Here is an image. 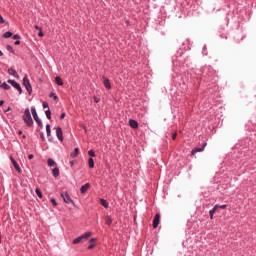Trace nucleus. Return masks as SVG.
<instances>
[{
    "instance_id": "1",
    "label": "nucleus",
    "mask_w": 256,
    "mask_h": 256,
    "mask_svg": "<svg viewBox=\"0 0 256 256\" xmlns=\"http://www.w3.org/2000/svg\"><path fill=\"white\" fill-rule=\"evenodd\" d=\"M202 76L205 81H215V71L210 67L203 68Z\"/></svg>"
},
{
    "instance_id": "2",
    "label": "nucleus",
    "mask_w": 256,
    "mask_h": 256,
    "mask_svg": "<svg viewBox=\"0 0 256 256\" xmlns=\"http://www.w3.org/2000/svg\"><path fill=\"white\" fill-rule=\"evenodd\" d=\"M22 120L27 125V127H33V117H31V110L29 108H26L24 110V114L22 116Z\"/></svg>"
},
{
    "instance_id": "3",
    "label": "nucleus",
    "mask_w": 256,
    "mask_h": 256,
    "mask_svg": "<svg viewBox=\"0 0 256 256\" xmlns=\"http://www.w3.org/2000/svg\"><path fill=\"white\" fill-rule=\"evenodd\" d=\"M31 113L38 127H40V129H43V121H41V118H39V115L37 114V109L35 108V106L31 107Z\"/></svg>"
},
{
    "instance_id": "4",
    "label": "nucleus",
    "mask_w": 256,
    "mask_h": 256,
    "mask_svg": "<svg viewBox=\"0 0 256 256\" xmlns=\"http://www.w3.org/2000/svg\"><path fill=\"white\" fill-rule=\"evenodd\" d=\"M22 85L25 87L29 95L33 93V87L31 86V82L29 81V77L27 75L23 77Z\"/></svg>"
},
{
    "instance_id": "5",
    "label": "nucleus",
    "mask_w": 256,
    "mask_h": 256,
    "mask_svg": "<svg viewBox=\"0 0 256 256\" xmlns=\"http://www.w3.org/2000/svg\"><path fill=\"white\" fill-rule=\"evenodd\" d=\"M93 235L92 232H86L84 234H82L81 236L75 238L72 243L73 245H79V243H81L83 241V239H89V237H91Z\"/></svg>"
},
{
    "instance_id": "6",
    "label": "nucleus",
    "mask_w": 256,
    "mask_h": 256,
    "mask_svg": "<svg viewBox=\"0 0 256 256\" xmlns=\"http://www.w3.org/2000/svg\"><path fill=\"white\" fill-rule=\"evenodd\" d=\"M7 83H9V85H12V87H14V89H17V91L19 92V95H21V93H23V89L21 88V85L19 83H17V81L8 79Z\"/></svg>"
},
{
    "instance_id": "7",
    "label": "nucleus",
    "mask_w": 256,
    "mask_h": 256,
    "mask_svg": "<svg viewBox=\"0 0 256 256\" xmlns=\"http://www.w3.org/2000/svg\"><path fill=\"white\" fill-rule=\"evenodd\" d=\"M61 197H62L64 203H68V204L71 203L75 207V202L73 201V199H71L69 192H62Z\"/></svg>"
},
{
    "instance_id": "8",
    "label": "nucleus",
    "mask_w": 256,
    "mask_h": 256,
    "mask_svg": "<svg viewBox=\"0 0 256 256\" xmlns=\"http://www.w3.org/2000/svg\"><path fill=\"white\" fill-rule=\"evenodd\" d=\"M56 137L60 143H63V129L61 127H55Z\"/></svg>"
},
{
    "instance_id": "9",
    "label": "nucleus",
    "mask_w": 256,
    "mask_h": 256,
    "mask_svg": "<svg viewBox=\"0 0 256 256\" xmlns=\"http://www.w3.org/2000/svg\"><path fill=\"white\" fill-rule=\"evenodd\" d=\"M205 147H207V142H203L201 147H195L194 149H192L191 155H195V153H201L205 151Z\"/></svg>"
},
{
    "instance_id": "10",
    "label": "nucleus",
    "mask_w": 256,
    "mask_h": 256,
    "mask_svg": "<svg viewBox=\"0 0 256 256\" xmlns=\"http://www.w3.org/2000/svg\"><path fill=\"white\" fill-rule=\"evenodd\" d=\"M160 221H161V214H159V213L155 214L153 222H152L154 229H157V227H159Z\"/></svg>"
},
{
    "instance_id": "11",
    "label": "nucleus",
    "mask_w": 256,
    "mask_h": 256,
    "mask_svg": "<svg viewBox=\"0 0 256 256\" xmlns=\"http://www.w3.org/2000/svg\"><path fill=\"white\" fill-rule=\"evenodd\" d=\"M10 161L12 163V165L14 166V169L18 172L21 173V166H19V163H17V160H15V158H13V156L10 157Z\"/></svg>"
},
{
    "instance_id": "12",
    "label": "nucleus",
    "mask_w": 256,
    "mask_h": 256,
    "mask_svg": "<svg viewBox=\"0 0 256 256\" xmlns=\"http://www.w3.org/2000/svg\"><path fill=\"white\" fill-rule=\"evenodd\" d=\"M46 135L48 137V141L50 143H53V136H51V125L50 124L46 125Z\"/></svg>"
},
{
    "instance_id": "13",
    "label": "nucleus",
    "mask_w": 256,
    "mask_h": 256,
    "mask_svg": "<svg viewBox=\"0 0 256 256\" xmlns=\"http://www.w3.org/2000/svg\"><path fill=\"white\" fill-rule=\"evenodd\" d=\"M91 187V184L90 183H86L84 184L83 186H81L80 188V193L82 195H85V193H87V191H89V188Z\"/></svg>"
},
{
    "instance_id": "14",
    "label": "nucleus",
    "mask_w": 256,
    "mask_h": 256,
    "mask_svg": "<svg viewBox=\"0 0 256 256\" xmlns=\"http://www.w3.org/2000/svg\"><path fill=\"white\" fill-rule=\"evenodd\" d=\"M129 126L131 127V129H139V123L135 119L129 120Z\"/></svg>"
},
{
    "instance_id": "15",
    "label": "nucleus",
    "mask_w": 256,
    "mask_h": 256,
    "mask_svg": "<svg viewBox=\"0 0 256 256\" xmlns=\"http://www.w3.org/2000/svg\"><path fill=\"white\" fill-rule=\"evenodd\" d=\"M103 85L106 89H111V81L109 80V78L103 76Z\"/></svg>"
},
{
    "instance_id": "16",
    "label": "nucleus",
    "mask_w": 256,
    "mask_h": 256,
    "mask_svg": "<svg viewBox=\"0 0 256 256\" xmlns=\"http://www.w3.org/2000/svg\"><path fill=\"white\" fill-rule=\"evenodd\" d=\"M8 74H10L12 77H15V79H19V73H17L16 69L9 68Z\"/></svg>"
},
{
    "instance_id": "17",
    "label": "nucleus",
    "mask_w": 256,
    "mask_h": 256,
    "mask_svg": "<svg viewBox=\"0 0 256 256\" xmlns=\"http://www.w3.org/2000/svg\"><path fill=\"white\" fill-rule=\"evenodd\" d=\"M47 165H48V167H57V162H55V160H53V158H48Z\"/></svg>"
},
{
    "instance_id": "18",
    "label": "nucleus",
    "mask_w": 256,
    "mask_h": 256,
    "mask_svg": "<svg viewBox=\"0 0 256 256\" xmlns=\"http://www.w3.org/2000/svg\"><path fill=\"white\" fill-rule=\"evenodd\" d=\"M52 175L53 177L57 178L60 175L59 167L55 166L54 169L52 170Z\"/></svg>"
},
{
    "instance_id": "19",
    "label": "nucleus",
    "mask_w": 256,
    "mask_h": 256,
    "mask_svg": "<svg viewBox=\"0 0 256 256\" xmlns=\"http://www.w3.org/2000/svg\"><path fill=\"white\" fill-rule=\"evenodd\" d=\"M100 205H102V207H104L105 209H109V202H107V200L103 198L100 199Z\"/></svg>"
},
{
    "instance_id": "20",
    "label": "nucleus",
    "mask_w": 256,
    "mask_h": 256,
    "mask_svg": "<svg viewBox=\"0 0 256 256\" xmlns=\"http://www.w3.org/2000/svg\"><path fill=\"white\" fill-rule=\"evenodd\" d=\"M112 223H113V219L111 218V216H106L105 224L108 225V227H111Z\"/></svg>"
},
{
    "instance_id": "21",
    "label": "nucleus",
    "mask_w": 256,
    "mask_h": 256,
    "mask_svg": "<svg viewBox=\"0 0 256 256\" xmlns=\"http://www.w3.org/2000/svg\"><path fill=\"white\" fill-rule=\"evenodd\" d=\"M79 155V148H75L74 151L70 154L72 159H75Z\"/></svg>"
},
{
    "instance_id": "22",
    "label": "nucleus",
    "mask_w": 256,
    "mask_h": 256,
    "mask_svg": "<svg viewBox=\"0 0 256 256\" xmlns=\"http://www.w3.org/2000/svg\"><path fill=\"white\" fill-rule=\"evenodd\" d=\"M55 83H56V85L63 86V79H61V77H59V76H56Z\"/></svg>"
},
{
    "instance_id": "23",
    "label": "nucleus",
    "mask_w": 256,
    "mask_h": 256,
    "mask_svg": "<svg viewBox=\"0 0 256 256\" xmlns=\"http://www.w3.org/2000/svg\"><path fill=\"white\" fill-rule=\"evenodd\" d=\"M88 166L90 169H93V167H95V160H93V158L88 159Z\"/></svg>"
},
{
    "instance_id": "24",
    "label": "nucleus",
    "mask_w": 256,
    "mask_h": 256,
    "mask_svg": "<svg viewBox=\"0 0 256 256\" xmlns=\"http://www.w3.org/2000/svg\"><path fill=\"white\" fill-rule=\"evenodd\" d=\"M0 87L5 91H9V89H11V86H9V84H7L6 82H3Z\"/></svg>"
},
{
    "instance_id": "25",
    "label": "nucleus",
    "mask_w": 256,
    "mask_h": 256,
    "mask_svg": "<svg viewBox=\"0 0 256 256\" xmlns=\"http://www.w3.org/2000/svg\"><path fill=\"white\" fill-rule=\"evenodd\" d=\"M4 39H9V37H13V32L8 31L3 34Z\"/></svg>"
},
{
    "instance_id": "26",
    "label": "nucleus",
    "mask_w": 256,
    "mask_h": 256,
    "mask_svg": "<svg viewBox=\"0 0 256 256\" xmlns=\"http://www.w3.org/2000/svg\"><path fill=\"white\" fill-rule=\"evenodd\" d=\"M35 193L39 197V199H43V192H41L39 188H36Z\"/></svg>"
},
{
    "instance_id": "27",
    "label": "nucleus",
    "mask_w": 256,
    "mask_h": 256,
    "mask_svg": "<svg viewBox=\"0 0 256 256\" xmlns=\"http://www.w3.org/2000/svg\"><path fill=\"white\" fill-rule=\"evenodd\" d=\"M45 115L47 117V119L51 120V109L48 108L46 111H45Z\"/></svg>"
},
{
    "instance_id": "28",
    "label": "nucleus",
    "mask_w": 256,
    "mask_h": 256,
    "mask_svg": "<svg viewBox=\"0 0 256 256\" xmlns=\"http://www.w3.org/2000/svg\"><path fill=\"white\" fill-rule=\"evenodd\" d=\"M6 49H7V51H8L9 53H15V50H13V46H11V45H7V46H6Z\"/></svg>"
},
{
    "instance_id": "29",
    "label": "nucleus",
    "mask_w": 256,
    "mask_h": 256,
    "mask_svg": "<svg viewBox=\"0 0 256 256\" xmlns=\"http://www.w3.org/2000/svg\"><path fill=\"white\" fill-rule=\"evenodd\" d=\"M49 97H53L54 101H57V99H59V97H57L54 92H51Z\"/></svg>"
},
{
    "instance_id": "30",
    "label": "nucleus",
    "mask_w": 256,
    "mask_h": 256,
    "mask_svg": "<svg viewBox=\"0 0 256 256\" xmlns=\"http://www.w3.org/2000/svg\"><path fill=\"white\" fill-rule=\"evenodd\" d=\"M42 107H43V109H49V103H47L46 101H44V102L42 103Z\"/></svg>"
},
{
    "instance_id": "31",
    "label": "nucleus",
    "mask_w": 256,
    "mask_h": 256,
    "mask_svg": "<svg viewBox=\"0 0 256 256\" xmlns=\"http://www.w3.org/2000/svg\"><path fill=\"white\" fill-rule=\"evenodd\" d=\"M88 155L90 156V158L95 157V151L89 150V151H88Z\"/></svg>"
},
{
    "instance_id": "32",
    "label": "nucleus",
    "mask_w": 256,
    "mask_h": 256,
    "mask_svg": "<svg viewBox=\"0 0 256 256\" xmlns=\"http://www.w3.org/2000/svg\"><path fill=\"white\" fill-rule=\"evenodd\" d=\"M50 201H51L53 207H57V200H55V198H52Z\"/></svg>"
},
{
    "instance_id": "33",
    "label": "nucleus",
    "mask_w": 256,
    "mask_h": 256,
    "mask_svg": "<svg viewBox=\"0 0 256 256\" xmlns=\"http://www.w3.org/2000/svg\"><path fill=\"white\" fill-rule=\"evenodd\" d=\"M217 209H219V204H216V205L211 209V211H214V213H215V211H217Z\"/></svg>"
},
{
    "instance_id": "34",
    "label": "nucleus",
    "mask_w": 256,
    "mask_h": 256,
    "mask_svg": "<svg viewBox=\"0 0 256 256\" xmlns=\"http://www.w3.org/2000/svg\"><path fill=\"white\" fill-rule=\"evenodd\" d=\"M210 219H213V215H215V211L210 210L209 211Z\"/></svg>"
},
{
    "instance_id": "35",
    "label": "nucleus",
    "mask_w": 256,
    "mask_h": 256,
    "mask_svg": "<svg viewBox=\"0 0 256 256\" xmlns=\"http://www.w3.org/2000/svg\"><path fill=\"white\" fill-rule=\"evenodd\" d=\"M3 23H5V19H4L3 16L0 14V25H2Z\"/></svg>"
},
{
    "instance_id": "36",
    "label": "nucleus",
    "mask_w": 256,
    "mask_h": 256,
    "mask_svg": "<svg viewBox=\"0 0 256 256\" xmlns=\"http://www.w3.org/2000/svg\"><path fill=\"white\" fill-rule=\"evenodd\" d=\"M45 34L43 33V29H40V31L38 32V36L39 37H43Z\"/></svg>"
},
{
    "instance_id": "37",
    "label": "nucleus",
    "mask_w": 256,
    "mask_h": 256,
    "mask_svg": "<svg viewBox=\"0 0 256 256\" xmlns=\"http://www.w3.org/2000/svg\"><path fill=\"white\" fill-rule=\"evenodd\" d=\"M40 139L42 141H45V134L43 132L40 133Z\"/></svg>"
},
{
    "instance_id": "38",
    "label": "nucleus",
    "mask_w": 256,
    "mask_h": 256,
    "mask_svg": "<svg viewBox=\"0 0 256 256\" xmlns=\"http://www.w3.org/2000/svg\"><path fill=\"white\" fill-rule=\"evenodd\" d=\"M13 39H21V35L15 34V35H13Z\"/></svg>"
},
{
    "instance_id": "39",
    "label": "nucleus",
    "mask_w": 256,
    "mask_h": 256,
    "mask_svg": "<svg viewBox=\"0 0 256 256\" xmlns=\"http://www.w3.org/2000/svg\"><path fill=\"white\" fill-rule=\"evenodd\" d=\"M172 139H173V141H175V139H177V132H174V133L172 134Z\"/></svg>"
},
{
    "instance_id": "40",
    "label": "nucleus",
    "mask_w": 256,
    "mask_h": 256,
    "mask_svg": "<svg viewBox=\"0 0 256 256\" xmlns=\"http://www.w3.org/2000/svg\"><path fill=\"white\" fill-rule=\"evenodd\" d=\"M88 249H89V250H91V249H95V243L90 244V245L88 246Z\"/></svg>"
},
{
    "instance_id": "41",
    "label": "nucleus",
    "mask_w": 256,
    "mask_h": 256,
    "mask_svg": "<svg viewBox=\"0 0 256 256\" xmlns=\"http://www.w3.org/2000/svg\"><path fill=\"white\" fill-rule=\"evenodd\" d=\"M99 101H101V99L98 98V97H96V96H94V102H95V103H99Z\"/></svg>"
},
{
    "instance_id": "42",
    "label": "nucleus",
    "mask_w": 256,
    "mask_h": 256,
    "mask_svg": "<svg viewBox=\"0 0 256 256\" xmlns=\"http://www.w3.org/2000/svg\"><path fill=\"white\" fill-rule=\"evenodd\" d=\"M220 209H227V204L219 205Z\"/></svg>"
},
{
    "instance_id": "43",
    "label": "nucleus",
    "mask_w": 256,
    "mask_h": 256,
    "mask_svg": "<svg viewBox=\"0 0 256 256\" xmlns=\"http://www.w3.org/2000/svg\"><path fill=\"white\" fill-rule=\"evenodd\" d=\"M34 28H35L37 31H41V29H43V28H41L39 25H35Z\"/></svg>"
},
{
    "instance_id": "44",
    "label": "nucleus",
    "mask_w": 256,
    "mask_h": 256,
    "mask_svg": "<svg viewBox=\"0 0 256 256\" xmlns=\"http://www.w3.org/2000/svg\"><path fill=\"white\" fill-rule=\"evenodd\" d=\"M75 163H76L75 160H71V161H70V166H71V167H74V166H75Z\"/></svg>"
},
{
    "instance_id": "45",
    "label": "nucleus",
    "mask_w": 256,
    "mask_h": 256,
    "mask_svg": "<svg viewBox=\"0 0 256 256\" xmlns=\"http://www.w3.org/2000/svg\"><path fill=\"white\" fill-rule=\"evenodd\" d=\"M95 241H97V239L91 238V239L89 240V243L93 244V243H95Z\"/></svg>"
},
{
    "instance_id": "46",
    "label": "nucleus",
    "mask_w": 256,
    "mask_h": 256,
    "mask_svg": "<svg viewBox=\"0 0 256 256\" xmlns=\"http://www.w3.org/2000/svg\"><path fill=\"white\" fill-rule=\"evenodd\" d=\"M65 112L64 113H62L61 115H60V120H63V119H65Z\"/></svg>"
},
{
    "instance_id": "47",
    "label": "nucleus",
    "mask_w": 256,
    "mask_h": 256,
    "mask_svg": "<svg viewBox=\"0 0 256 256\" xmlns=\"http://www.w3.org/2000/svg\"><path fill=\"white\" fill-rule=\"evenodd\" d=\"M14 45H21V41L16 40V41L14 42Z\"/></svg>"
},
{
    "instance_id": "48",
    "label": "nucleus",
    "mask_w": 256,
    "mask_h": 256,
    "mask_svg": "<svg viewBox=\"0 0 256 256\" xmlns=\"http://www.w3.org/2000/svg\"><path fill=\"white\" fill-rule=\"evenodd\" d=\"M33 157H35L33 154L28 155V159H30V160L33 159Z\"/></svg>"
},
{
    "instance_id": "49",
    "label": "nucleus",
    "mask_w": 256,
    "mask_h": 256,
    "mask_svg": "<svg viewBox=\"0 0 256 256\" xmlns=\"http://www.w3.org/2000/svg\"><path fill=\"white\" fill-rule=\"evenodd\" d=\"M4 104H5V101L1 100L0 101V107H3Z\"/></svg>"
},
{
    "instance_id": "50",
    "label": "nucleus",
    "mask_w": 256,
    "mask_h": 256,
    "mask_svg": "<svg viewBox=\"0 0 256 256\" xmlns=\"http://www.w3.org/2000/svg\"><path fill=\"white\" fill-rule=\"evenodd\" d=\"M18 135H23V131H22V130H19V131H18Z\"/></svg>"
},
{
    "instance_id": "51",
    "label": "nucleus",
    "mask_w": 256,
    "mask_h": 256,
    "mask_svg": "<svg viewBox=\"0 0 256 256\" xmlns=\"http://www.w3.org/2000/svg\"><path fill=\"white\" fill-rule=\"evenodd\" d=\"M0 57H3V51L0 50Z\"/></svg>"
},
{
    "instance_id": "52",
    "label": "nucleus",
    "mask_w": 256,
    "mask_h": 256,
    "mask_svg": "<svg viewBox=\"0 0 256 256\" xmlns=\"http://www.w3.org/2000/svg\"><path fill=\"white\" fill-rule=\"evenodd\" d=\"M7 111H11V107H8L7 110H6V112H7Z\"/></svg>"
},
{
    "instance_id": "53",
    "label": "nucleus",
    "mask_w": 256,
    "mask_h": 256,
    "mask_svg": "<svg viewBox=\"0 0 256 256\" xmlns=\"http://www.w3.org/2000/svg\"><path fill=\"white\" fill-rule=\"evenodd\" d=\"M22 138L27 139V136H26V135H23Z\"/></svg>"
},
{
    "instance_id": "54",
    "label": "nucleus",
    "mask_w": 256,
    "mask_h": 256,
    "mask_svg": "<svg viewBox=\"0 0 256 256\" xmlns=\"http://www.w3.org/2000/svg\"><path fill=\"white\" fill-rule=\"evenodd\" d=\"M243 39H245V36H242V37H241V41H243Z\"/></svg>"
},
{
    "instance_id": "55",
    "label": "nucleus",
    "mask_w": 256,
    "mask_h": 256,
    "mask_svg": "<svg viewBox=\"0 0 256 256\" xmlns=\"http://www.w3.org/2000/svg\"><path fill=\"white\" fill-rule=\"evenodd\" d=\"M207 47L204 46L203 50L206 51Z\"/></svg>"
},
{
    "instance_id": "56",
    "label": "nucleus",
    "mask_w": 256,
    "mask_h": 256,
    "mask_svg": "<svg viewBox=\"0 0 256 256\" xmlns=\"http://www.w3.org/2000/svg\"><path fill=\"white\" fill-rule=\"evenodd\" d=\"M207 47L204 46L203 50L206 51Z\"/></svg>"
},
{
    "instance_id": "57",
    "label": "nucleus",
    "mask_w": 256,
    "mask_h": 256,
    "mask_svg": "<svg viewBox=\"0 0 256 256\" xmlns=\"http://www.w3.org/2000/svg\"><path fill=\"white\" fill-rule=\"evenodd\" d=\"M1 85H3V83H1V81H0V87H1Z\"/></svg>"
}]
</instances>
